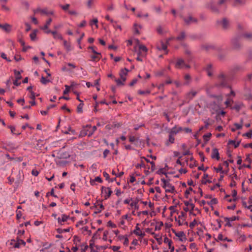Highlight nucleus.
<instances>
[{"instance_id": "c9c22d12", "label": "nucleus", "mask_w": 252, "mask_h": 252, "mask_svg": "<svg viewBox=\"0 0 252 252\" xmlns=\"http://www.w3.org/2000/svg\"><path fill=\"white\" fill-rule=\"evenodd\" d=\"M97 169V165L96 163L93 164L90 167V170L93 173L96 172Z\"/></svg>"}, {"instance_id": "393cba45", "label": "nucleus", "mask_w": 252, "mask_h": 252, "mask_svg": "<svg viewBox=\"0 0 252 252\" xmlns=\"http://www.w3.org/2000/svg\"><path fill=\"white\" fill-rule=\"evenodd\" d=\"M176 236L178 237L180 240L183 241L185 239V235L182 231H180L176 234Z\"/></svg>"}, {"instance_id": "e2e57ef3", "label": "nucleus", "mask_w": 252, "mask_h": 252, "mask_svg": "<svg viewBox=\"0 0 252 252\" xmlns=\"http://www.w3.org/2000/svg\"><path fill=\"white\" fill-rule=\"evenodd\" d=\"M234 126L236 127V129H240L242 127V124H235Z\"/></svg>"}, {"instance_id": "1a4fd4ad", "label": "nucleus", "mask_w": 252, "mask_h": 252, "mask_svg": "<svg viewBox=\"0 0 252 252\" xmlns=\"http://www.w3.org/2000/svg\"><path fill=\"white\" fill-rule=\"evenodd\" d=\"M157 48L158 50H163L166 52V54L167 53V46L162 41H161L160 43L157 45Z\"/></svg>"}, {"instance_id": "c03bdc74", "label": "nucleus", "mask_w": 252, "mask_h": 252, "mask_svg": "<svg viewBox=\"0 0 252 252\" xmlns=\"http://www.w3.org/2000/svg\"><path fill=\"white\" fill-rule=\"evenodd\" d=\"M97 23H98L97 19L94 18L93 20L91 21L90 24H91V25H92L93 24H94L95 26V27L96 28H98Z\"/></svg>"}, {"instance_id": "7c9ffc66", "label": "nucleus", "mask_w": 252, "mask_h": 252, "mask_svg": "<svg viewBox=\"0 0 252 252\" xmlns=\"http://www.w3.org/2000/svg\"><path fill=\"white\" fill-rule=\"evenodd\" d=\"M23 71L21 70V71H17L16 70H14V75H15V79H17V80H20L22 78V76H21V73Z\"/></svg>"}, {"instance_id": "b1692460", "label": "nucleus", "mask_w": 252, "mask_h": 252, "mask_svg": "<svg viewBox=\"0 0 252 252\" xmlns=\"http://www.w3.org/2000/svg\"><path fill=\"white\" fill-rule=\"evenodd\" d=\"M63 45L67 52H69L72 50L70 44L68 43L66 40L63 41Z\"/></svg>"}, {"instance_id": "a19ab883", "label": "nucleus", "mask_w": 252, "mask_h": 252, "mask_svg": "<svg viewBox=\"0 0 252 252\" xmlns=\"http://www.w3.org/2000/svg\"><path fill=\"white\" fill-rule=\"evenodd\" d=\"M157 31L159 34H163L164 32L161 26H158L157 28Z\"/></svg>"}, {"instance_id": "79ce46f5", "label": "nucleus", "mask_w": 252, "mask_h": 252, "mask_svg": "<svg viewBox=\"0 0 252 252\" xmlns=\"http://www.w3.org/2000/svg\"><path fill=\"white\" fill-rule=\"evenodd\" d=\"M150 93V91L149 90H146V91L139 90L138 92V93L139 94H142V95H146V94H149Z\"/></svg>"}, {"instance_id": "2f4dec72", "label": "nucleus", "mask_w": 252, "mask_h": 252, "mask_svg": "<svg viewBox=\"0 0 252 252\" xmlns=\"http://www.w3.org/2000/svg\"><path fill=\"white\" fill-rule=\"evenodd\" d=\"M95 207L98 213L100 212L102 210L104 209L102 203H98L96 205H95Z\"/></svg>"}, {"instance_id": "052dcab7", "label": "nucleus", "mask_w": 252, "mask_h": 252, "mask_svg": "<svg viewBox=\"0 0 252 252\" xmlns=\"http://www.w3.org/2000/svg\"><path fill=\"white\" fill-rule=\"evenodd\" d=\"M242 106V104H237V105H235V106L234 107V109H235V110H236L237 111H238L241 109Z\"/></svg>"}, {"instance_id": "423d86ee", "label": "nucleus", "mask_w": 252, "mask_h": 252, "mask_svg": "<svg viewBox=\"0 0 252 252\" xmlns=\"http://www.w3.org/2000/svg\"><path fill=\"white\" fill-rule=\"evenodd\" d=\"M69 218V216L65 214H62L61 217H58L57 219L58 222L59 224L63 225V223L66 221L68 220Z\"/></svg>"}, {"instance_id": "473e14b6", "label": "nucleus", "mask_w": 252, "mask_h": 252, "mask_svg": "<svg viewBox=\"0 0 252 252\" xmlns=\"http://www.w3.org/2000/svg\"><path fill=\"white\" fill-rule=\"evenodd\" d=\"M238 219H239V217H238L232 216V217H230V218H225L224 219V220H225V221H235L236 220H238Z\"/></svg>"}, {"instance_id": "4c0bfd02", "label": "nucleus", "mask_w": 252, "mask_h": 252, "mask_svg": "<svg viewBox=\"0 0 252 252\" xmlns=\"http://www.w3.org/2000/svg\"><path fill=\"white\" fill-rule=\"evenodd\" d=\"M68 14L72 16H77L78 15V13L75 9L68 10Z\"/></svg>"}, {"instance_id": "69168bd1", "label": "nucleus", "mask_w": 252, "mask_h": 252, "mask_svg": "<svg viewBox=\"0 0 252 252\" xmlns=\"http://www.w3.org/2000/svg\"><path fill=\"white\" fill-rule=\"evenodd\" d=\"M169 209L171 210V215L176 212V206H172L169 207Z\"/></svg>"}, {"instance_id": "6e6552de", "label": "nucleus", "mask_w": 252, "mask_h": 252, "mask_svg": "<svg viewBox=\"0 0 252 252\" xmlns=\"http://www.w3.org/2000/svg\"><path fill=\"white\" fill-rule=\"evenodd\" d=\"M138 225L139 224L137 223L135 226V229L133 230V232L136 235L142 237L144 236L145 233L141 230L140 228L138 227Z\"/></svg>"}, {"instance_id": "ddd939ff", "label": "nucleus", "mask_w": 252, "mask_h": 252, "mask_svg": "<svg viewBox=\"0 0 252 252\" xmlns=\"http://www.w3.org/2000/svg\"><path fill=\"white\" fill-rule=\"evenodd\" d=\"M0 28L6 32H9L12 30V26L8 24H4L3 25H0Z\"/></svg>"}, {"instance_id": "0e129e2a", "label": "nucleus", "mask_w": 252, "mask_h": 252, "mask_svg": "<svg viewBox=\"0 0 252 252\" xmlns=\"http://www.w3.org/2000/svg\"><path fill=\"white\" fill-rule=\"evenodd\" d=\"M110 248L114 251H118L120 249V247L119 246H111Z\"/></svg>"}, {"instance_id": "de8ad7c7", "label": "nucleus", "mask_w": 252, "mask_h": 252, "mask_svg": "<svg viewBox=\"0 0 252 252\" xmlns=\"http://www.w3.org/2000/svg\"><path fill=\"white\" fill-rule=\"evenodd\" d=\"M224 236L222 235L221 233H219L217 236V239L218 240L220 241H224Z\"/></svg>"}, {"instance_id": "f03ea898", "label": "nucleus", "mask_w": 252, "mask_h": 252, "mask_svg": "<svg viewBox=\"0 0 252 252\" xmlns=\"http://www.w3.org/2000/svg\"><path fill=\"white\" fill-rule=\"evenodd\" d=\"M92 127L90 125H87L85 127H83V130L81 131V135L85 136L88 135L89 137L91 136L94 132L96 130V126H94L92 127V130L89 131V129L91 128Z\"/></svg>"}, {"instance_id": "4be33fe9", "label": "nucleus", "mask_w": 252, "mask_h": 252, "mask_svg": "<svg viewBox=\"0 0 252 252\" xmlns=\"http://www.w3.org/2000/svg\"><path fill=\"white\" fill-rule=\"evenodd\" d=\"M141 28L142 27L141 25H138L137 24H134L133 25V30L134 33L136 34H139V30L141 29Z\"/></svg>"}, {"instance_id": "3c124183", "label": "nucleus", "mask_w": 252, "mask_h": 252, "mask_svg": "<svg viewBox=\"0 0 252 252\" xmlns=\"http://www.w3.org/2000/svg\"><path fill=\"white\" fill-rule=\"evenodd\" d=\"M172 135L173 134L170 133L168 137V141L170 143H173L175 140L174 137Z\"/></svg>"}, {"instance_id": "2eb2a0df", "label": "nucleus", "mask_w": 252, "mask_h": 252, "mask_svg": "<svg viewBox=\"0 0 252 252\" xmlns=\"http://www.w3.org/2000/svg\"><path fill=\"white\" fill-rule=\"evenodd\" d=\"M6 2L7 0H0V4L2 9L5 11L8 12L10 11V8L6 5Z\"/></svg>"}, {"instance_id": "49530a36", "label": "nucleus", "mask_w": 252, "mask_h": 252, "mask_svg": "<svg viewBox=\"0 0 252 252\" xmlns=\"http://www.w3.org/2000/svg\"><path fill=\"white\" fill-rule=\"evenodd\" d=\"M41 82L43 84H46L47 83L49 82H50V80H48V79H46L45 77H44L43 76H42L41 77V80H40Z\"/></svg>"}, {"instance_id": "4d7b16f0", "label": "nucleus", "mask_w": 252, "mask_h": 252, "mask_svg": "<svg viewBox=\"0 0 252 252\" xmlns=\"http://www.w3.org/2000/svg\"><path fill=\"white\" fill-rule=\"evenodd\" d=\"M232 101L231 99H227L224 102L225 104L226 105V107H228L230 105L231 102Z\"/></svg>"}, {"instance_id": "bf43d9fd", "label": "nucleus", "mask_w": 252, "mask_h": 252, "mask_svg": "<svg viewBox=\"0 0 252 252\" xmlns=\"http://www.w3.org/2000/svg\"><path fill=\"white\" fill-rule=\"evenodd\" d=\"M190 248L191 250H193L196 251L197 250L196 245L195 243H194L190 244Z\"/></svg>"}, {"instance_id": "5701e85b", "label": "nucleus", "mask_w": 252, "mask_h": 252, "mask_svg": "<svg viewBox=\"0 0 252 252\" xmlns=\"http://www.w3.org/2000/svg\"><path fill=\"white\" fill-rule=\"evenodd\" d=\"M52 20L51 18H49L46 22V24L44 26L40 28L41 30H46L48 29L49 26L50 25Z\"/></svg>"}, {"instance_id": "4468645a", "label": "nucleus", "mask_w": 252, "mask_h": 252, "mask_svg": "<svg viewBox=\"0 0 252 252\" xmlns=\"http://www.w3.org/2000/svg\"><path fill=\"white\" fill-rule=\"evenodd\" d=\"M218 79L220 86H224L225 85V78L223 74L220 73L219 75Z\"/></svg>"}, {"instance_id": "9d476101", "label": "nucleus", "mask_w": 252, "mask_h": 252, "mask_svg": "<svg viewBox=\"0 0 252 252\" xmlns=\"http://www.w3.org/2000/svg\"><path fill=\"white\" fill-rule=\"evenodd\" d=\"M212 109L213 110L212 113H218L220 112V111L222 107L221 106L218 104L216 103H213L212 104Z\"/></svg>"}, {"instance_id": "412c9836", "label": "nucleus", "mask_w": 252, "mask_h": 252, "mask_svg": "<svg viewBox=\"0 0 252 252\" xmlns=\"http://www.w3.org/2000/svg\"><path fill=\"white\" fill-rule=\"evenodd\" d=\"M52 33L53 35L54 38L55 39H63V37L62 35L60 33H59L56 31H52Z\"/></svg>"}, {"instance_id": "58836bf2", "label": "nucleus", "mask_w": 252, "mask_h": 252, "mask_svg": "<svg viewBox=\"0 0 252 252\" xmlns=\"http://www.w3.org/2000/svg\"><path fill=\"white\" fill-rule=\"evenodd\" d=\"M185 33L184 32H182L181 34L177 37L176 39L178 40H182L185 38Z\"/></svg>"}, {"instance_id": "6e6d98bb", "label": "nucleus", "mask_w": 252, "mask_h": 252, "mask_svg": "<svg viewBox=\"0 0 252 252\" xmlns=\"http://www.w3.org/2000/svg\"><path fill=\"white\" fill-rule=\"evenodd\" d=\"M89 49L91 50L93 53L94 54H100V53L96 52L95 49L94 47L93 46H90L89 47Z\"/></svg>"}, {"instance_id": "8fccbe9b", "label": "nucleus", "mask_w": 252, "mask_h": 252, "mask_svg": "<svg viewBox=\"0 0 252 252\" xmlns=\"http://www.w3.org/2000/svg\"><path fill=\"white\" fill-rule=\"evenodd\" d=\"M244 37L247 39H251L252 38V33H245L243 35Z\"/></svg>"}, {"instance_id": "680f3d73", "label": "nucleus", "mask_w": 252, "mask_h": 252, "mask_svg": "<svg viewBox=\"0 0 252 252\" xmlns=\"http://www.w3.org/2000/svg\"><path fill=\"white\" fill-rule=\"evenodd\" d=\"M110 151L108 149H105L103 152V157L104 158H106L107 155L109 154Z\"/></svg>"}, {"instance_id": "603ef678", "label": "nucleus", "mask_w": 252, "mask_h": 252, "mask_svg": "<svg viewBox=\"0 0 252 252\" xmlns=\"http://www.w3.org/2000/svg\"><path fill=\"white\" fill-rule=\"evenodd\" d=\"M83 104L82 103L79 104L77 106V111L78 113L82 112Z\"/></svg>"}, {"instance_id": "7ed1b4c3", "label": "nucleus", "mask_w": 252, "mask_h": 252, "mask_svg": "<svg viewBox=\"0 0 252 252\" xmlns=\"http://www.w3.org/2000/svg\"><path fill=\"white\" fill-rule=\"evenodd\" d=\"M175 220L177 222L179 225L187 224L185 219V214L183 212L181 213L177 218H175Z\"/></svg>"}, {"instance_id": "aec40b11", "label": "nucleus", "mask_w": 252, "mask_h": 252, "mask_svg": "<svg viewBox=\"0 0 252 252\" xmlns=\"http://www.w3.org/2000/svg\"><path fill=\"white\" fill-rule=\"evenodd\" d=\"M220 25L223 27V28L225 29H227L229 26V22L225 19H223L220 21Z\"/></svg>"}, {"instance_id": "0eeeda50", "label": "nucleus", "mask_w": 252, "mask_h": 252, "mask_svg": "<svg viewBox=\"0 0 252 252\" xmlns=\"http://www.w3.org/2000/svg\"><path fill=\"white\" fill-rule=\"evenodd\" d=\"M184 20L186 24L189 25L196 22V19L193 18L191 16L189 15L184 18Z\"/></svg>"}, {"instance_id": "a18cd8bd", "label": "nucleus", "mask_w": 252, "mask_h": 252, "mask_svg": "<svg viewBox=\"0 0 252 252\" xmlns=\"http://www.w3.org/2000/svg\"><path fill=\"white\" fill-rule=\"evenodd\" d=\"M142 203L146 205H149V207L151 208H152L154 207V204L152 203L151 201L148 202L147 201H142Z\"/></svg>"}, {"instance_id": "5fc2aeb1", "label": "nucleus", "mask_w": 252, "mask_h": 252, "mask_svg": "<svg viewBox=\"0 0 252 252\" xmlns=\"http://www.w3.org/2000/svg\"><path fill=\"white\" fill-rule=\"evenodd\" d=\"M115 81L117 83L118 85H123L124 84V82H123V81L121 79V78L120 79H116Z\"/></svg>"}, {"instance_id": "20e7f679", "label": "nucleus", "mask_w": 252, "mask_h": 252, "mask_svg": "<svg viewBox=\"0 0 252 252\" xmlns=\"http://www.w3.org/2000/svg\"><path fill=\"white\" fill-rule=\"evenodd\" d=\"M101 193L104 198L107 199L111 196L112 190L110 188L102 186L101 187Z\"/></svg>"}, {"instance_id": "a211bd4d", "label": "nucleus", "mask_w": 252, "mask_h": 252, "mask_svg": "<svg viewBox=\"0 0 252 252\" xmlns=\"http://www.w3.org/2000/svg\"><path fill=\"white\" fill-rule=\"evenodd\" d=\"M47 9V8H44V9H41L40 8H37L33 10V12L34 14H37L39 13L40 14L43 15H46Z\"/></svg>"}, {"instance_id": "c85d7f7f", "label": "nucleus", "mask_w": 252, "mask_h": 252, "mask_svg": "<svg viewBox=\"0 0 252 252\" xmlns=\"http://www.w3.org/2000/svg\"><path fill=\"white\" fill-rule=\"evenodd\" d=\"M181 130H182V127H179L178 128H177L176 127H174L171 130L170 133H171L172 134H176L177 133H178L179 132V131H180Z\"/></svg>"}, {"instance_id": "864d4df0", "label": "nucleus", "mask_w": 252, "mask_h": 252, "mask_svg": "<svg viewBox=\"0 0 252 252\" xmlns=\"http://www.w3.org/2000/svg\"><path fill=\"white\" fill-rule=\"evenodd\" d=\"M148 13H145V14H142L141 13H138L137 14V17H140V18H147L148 17Z\"/></svg>"}, {"instance_id": "72a5a7b5", "label": "nucleus", "mask_w": 252, "mask_h": 252, "mask_svg": "<svg viewBox=\"0 0 252 252\" xmlns=\"http://www.w3.org/2000/svg\"><path fill=\"white\" fill-rule=\"evenodd\" d=\"M218 203V200L216 198H212L209 202H208V204L211 206L216 204Z\"/></svg>"}, {"instance_id": "338daca9", "label": "nucleus", "mask_w": 252, "mask_h": 252, "mask_svg": "<svg viewBox=\"0 0 252 252\" xmlns=\"http://www.w3.org/2000/svg\"><path fill=\"white\" fill-rule=\"evenodd\" d=\"M244 135L246 136L248 138H251L252 136V130H250L248 132L244 134Z\"/></svg>"}, {"instance_id": "39448f33", "label": "nucleus", "mask_w": 252, "mask_h": 252, "mask_svg": "<svg viewBox=\"0 0 252 252\" xmlns=\"http://www.w3.org/2000/svg\"><path fill=\"white\" fill-rule=\"evenodd\" d=\"M175 67L179 69L188 68L189 67V65L186 64L184 61L181 58H179L177 60L175 64Z\"/></svg>"}, {"instance_id": "09e8293b", "label": "nucleus", "mask_w": 252, "mask_h": 252, "mask_svg": "<svg viewBox=\"0 0 252 252\" xmlns=\"http://www.w3.org/2000/svg\"><path fill=\"white\" fill-rule=\"evenodd\" d=\"M248 209H251L252 207V196H251L249 198V200L248 202Z\"/></svg>"}, {"instance_id": "f3484780", "label": "nucleus", "mask_w": 252, "mask_h": 252, "mask_svg": "<svg viewBox=\"0 0 252 252\" xmlns=\"http://www.w3.org/2000/svg\"><path fill=\"white\" fill-rule=\"evenodd\" d=\"M211 157L212 158H216L217 160L219 159V153L217 149L214 148L213 149Z\"/></svg>"}, {"instance_id": "dca6fc26", "label": "nucleus", "mask_w": 252, "mask_h": 252, "mask_svg": "<svg viewBox=\"0 0 252 252\" xmlns=\"http://www.w3.org/2000/svg\"><path fill=\"white\" fill-rule=\"evenodd\" d=\"M26 245V242L21 240V239H17V240H16V243L15 244H14V248H20L21 246H25Z\"/></svg>"}, {"instance_id": "37998d69", "label": "nucleus", "mask_w": 252, "mask_h": 252, "mask_svg": "<svg viewBox=\"0 0 252 252\" xmlns=\"http://www.w3.org/2000/svg\"><path fill=\"white\" fill-rule=\"evenodd\" d=\"M90 247L91 248V249H93L94 248V247L96 248L97 249H99V248H101L102 249H105L106 248L105 247H98L97 246H95L93 243H91L90 244Z\"/></svg>"}, {"instance_id": "c756f323", "label": "nucleus", "mask_w": 252, "mask_h": 252, "mask_svg": "<svg viewBox=\"0 0 252 252\" xmlns=\"http://www.w3.org/2000/svg\"><path fill=\"white\" fill-rule=\"evenodd\" d=\"M95 182H98L99 183H102V180L100 177L98 176V177H95V179L94 180H91L90 183L92 185H94L95 184Z\"/></svg>"}, {"instance_id": "a878e982", "label": "nucleus", "mask_w": 252, "mask_h": 252, "mask_svg": "<svg viewBox=\"0 0 252 252\" xmlns=\"http://www.w3.org/2000/svg\"><path fill=\"white\" fill-rule=\"evenodd\" d=\"M90 57L92 59V61H97L100 59L101 54H94V55H91Z\"/></svg>"}, {"instance_id": "bb28decb", "label": "nucleus", "mask_w": 252, "mask_h": 252, "mask_svg": "<svg viewBox=\"0 0 252 252\" xmlns=\"http://www.w3.org/2000/svg\"><path fill=\"white\" fill-rule=\"evenodd\" d=\"M130 205L131 208H133L135 210L139 209V205H138V201H134L130 203Z\"/></svg>"}, {"instance_id": "f257e3e1", "label": "nucleus", "mask_w": 252, "mask_h": 252, "mask_svg": "<svg viewBox=\"0 0 252 252\" xmlns=\"http://www.w3.org/2000/svg\"><path fill=\"white\" fill-rule=\"evenodd\" d=\"M162 187L164 189L166 192L174 193L175 191V187L168 180L164 178L161 179Z\"/></svg>"}, {"instance_id": "774afa93", "label": "nucleus", "mask_w": 252, "mask_h": 252, "mask_svg": "<svg viewBox=\"0 0 252 252\" xmlns=\"http://www.w3.org/2000/svg\"><path fill=\"white\" fill-rule=\"evenodd\" d=\"M88 248V246H87V245H86V246H81V252H86V251L87 250Z\"/></svg>"}, {"instance_id": "ea45409f", "label": "nucleus", "mask_w": 252, "mask_h": 252, "mask_svg": "<svg viewBox=\"0 0 252 252\" xmlns=\"http://www.w3.org/2000/svg\"><path fill=\"white\" fill-rule=\"evenodd\" d=\"M72 85L68 86L65 85V90L63 91V94H66L68 93L70 91V88L72 87Z\"/></svg>"}, {"instance_id": "f704fd0d", "label": "nucleus", "mask_w": 252, "mask_h": 252, "mask_svg": "<svg viewBox=\"0 0 252 252\" xmlns=\"http://www.w3.org/2000/svg\"><path fill=\"white\" fill-rule=\"evenodd\" d=\"M60 7L63 10L68 12V10H69V8L70 7V4L67 3L64 5H61Z\"/></svg>"}, {"instance_id": "9b49d317", "label": "nucleus", "mask_w": 252, "mask_h": 252, "mask_svg": "<svg viewBox=\"0 0 252 252\" xmlns=\"http://www.w3.org/2000/svg\"><path fill=\"white\" fill-rule=\"evenodd\" d=\"M164 242L168 244L169 249L170 250V252H174V247L172 246V241L168 239L167 237H165L164 239Z\"/></svg>"}, {"instance_id": "e433bc0d", "label": "nucleus", "mask_w": 252, "mask_h": 252, "mask_svg": "<svg viewBox=\"0 0 252 252\" xmlns=\"http://www.w3.org/2000/svg\"><path fill=\"white\" fill-rule=\"evenodd\" d=\"M31 39L32 41L35 40L36 38V31H33L30 35Z\"/></svg>"}, {"instance_id": "13d9d810", "label": "nucleus", "mask_w": 252, "mask_h": 252, "mask_svg": "<svg viewBox=\"0 0 252 252\" xmlns=\"http://www.w3.org/2000/svg\"><path fill=\"white\" fill-rule=\"evenodd\" d=\"M108 235V231H104L103 232V239L104 241H106L107 239V235Z\"/></svg>"}, {"instance_id": "6ab92c4d", "label": "nucleus", "mask_w": 252, "mask_h": 252, "mask_svg": "<svg viewBox=\"0 0 252 252\" xmlns=\"http://www.w3.org/2000/svg\"><path fill=\"white\" fill-rule=\"evenodd\" d=\"M205 70H206V71L207 73V74L209 76H211L212 75L213 72V69L212 64H208L205 68Z\"/></svg>"}, {"instance_id": "cd10ccee", "label": "nucleus", "mask_w": 252, "mask_h": 252, "mask_svg": "<svg viewBox=\"0 0 252 252\" xmlns=\"http://www.w3.org/2000/svg\"><path fill=\"white\" fill-rule=\"evenodd\" d=\"M139 49L140 51H141V52H143V53H144V55H147L148 49L145 45H139Z\"/></svg>"}, {"instance_id": "f8f14e48", "label": "nucleus", "mask_w": 252, "mask_h": 252, "mask_svg": "<svg viewBox=\"0 0 252 252\" xmlns=\"http://www.w3.org/2000/svg\"><path fill=\"white\" fill-rule=\"evenodd\" d=\"M128 70L126 68L122 69L120 73V76L121 79L125 82L126 80V76L127 75Z\"/></svg>"}]
</instances>
